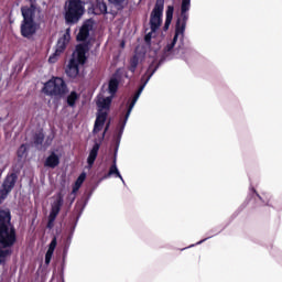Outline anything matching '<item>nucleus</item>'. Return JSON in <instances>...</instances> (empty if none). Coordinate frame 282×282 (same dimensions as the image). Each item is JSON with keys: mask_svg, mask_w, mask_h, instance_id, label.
Masks as SVG:
<instances>
[{"mask_svg": "<svg viewBox=\"0 0 282 282\" xmlns=\"http://www.w3.org/2000/svg\"><path fill=\"white\" fill-rule=\"evenodd\" d=\"M17 243V228L12 224L10 209H0V265L12 256V248Z\"/></svg>", "mask_w": 282, "mask_h": 282, "instance_id": "obj_1", "label": "nucleus"}, {"mask_svg": "<svg viewBox=\"0 0 282 282\" xmlns=\"http://www.w3.org/2000/svg\"><path fill=\"white\" fill-rule=\"evenodd\" d=\"M159 68H160V64H156L155 66H154L153 63L150 64L149 67H148V70L141 77V83L142 84L140 85L138 91L134 94L131 102L129 104V107H128V110L126 112L124 119L120 123L119 138H122V133H124V127H127V121L129 120V116H131V111H133V107H135V102H138V99L142 95V91H144V88L147 87L148 83L151 80V78L153 77V74H155Z\"/></svg>", "mask_w": 282, "mask_h": 282, "instance_id": "obj_2", "label": "nucleus"}, {"mask_svg": "<svg viewBox=\"0 0 282 282\" xmlns=\"http://www.w3.org/2000/svg\"><path fill=\"white\" fill-rule=\"evenodd\" d=\"M191 10V0H182L181 2V18L177 19L175 25V34L172 40V43L167 44L164 47V54L173 52L175 43H177L178 36L184 39V32H186V23H188V11Z\"/></svg>", "mask_w": 282, "mask_h": 282, "instance_id": "obj_3", "label": "nucleus"}, {"mask_svg": "<svg viewBox=\"0 0 282 282\" xmlns=\"http://www.w3.org/2000/svg\"><path fill=\"white\" fill-rule=\"evenodd\" d=\"M87 52H89V42H84L76 46L77 57H72L65 68V74L68 78H78V74H80L78 65L87 63Z\"/></svg>", "mask_w": 282, "mask_h": 282, "instance_id": "obj_4", "label": "nucleus"}, {"mask_svg": "<svg viewBox=\"0 0 282 282\" xmlns=\"http://www.w3.org/2000/svg\"><path fill=\"white\" fill-rule=\"evenodd\" d=\"M22 12L23 20L21 22L20 32L23 39H32L34 34L41 28V24L36 23L34 19H36V13L32 12L30 9H25Z\"/></svg>", "mask_w": 282, "mask_h": 282, "instance_id": "obj_5", "label": "nucleus"}, {"mask_svg": "<svg viewBox=\"0 0 282 282\" xmlns=\"http://www.w3.org/2000/svg\"><path fill=\"white\" fill-rule=\"evenodd\" d=\"M42 91L45 96H51L52 98H63L69 89L63 77H52L44 84Z\"/></svg>", "mask_w": 282, "mask_h": 282, "instance_id": "obj_6", "label": "nucleus"}, {"mask_svg": "<svg viewBox=\"0 0 282 282\" xmlns=\"http://www.w3.org/2000/svg\"><path fill=\"white\" fill-rule=\"evenodd\" d=\"M85 14V6L82 0H69L64 19L68 25H74L80 21Z\"/></svg>", "mask_w": 282, "mask_h": 282, "instance_id": "obj_7", "label": "nucleus"}, {"mask_svg": "<svg viewBox=\"0 0 282 282\" xmlns=\"http://www.w3.org/2000/svg\"><path fill=\"white\" fill-rule=\"evenodd\" d=\"M164 14V0H156L154 8L150 14V30L158 32L162 25V17Z\"/></svg>", "mask_w": 282, "mask_h": 282, "instance_id": "obj_8", "label": "nucleus"}, {"mask_svg": "<svg viewBox=\"0 0 282 282\" xmlns=\"http://www.w3.org/2000/svg\"><path fill=\"white\" fill-rule=\"evenodd\" d=\"M65 203L63 193H57L56 199L51 205V212L48 215V220L46 224V228L48 230H52L54 228V223L56 221V218L58 217L61 213V208H63V204Z\"/></svg>", "mask_w": 282, "mask_h": 282, "instance_id": "obj_9", "label": "nucleus"}, {"mask_svg": "<svg viewBox=\"0 0 282 282\" xmlns=\"http://www.w3.org/2000/svg\"><path fill=\"white\" fill-rule=\"evenodd\" d=\"M69 29L66 31V33L63 34L62 37L57 40V43L55 45V52L48 57V63H56L58 61V57L65 53V50H67V45H69Z\"/></svg>", "mask_w": 282, "mask_h": 282, "instance_id": "obj_10", "label": "nucleus"}, {"mask_svg": "<svg viewBox=\"0 0 282 282\" xmlns=\"http://www.w3.org/2000/svg\"><path fill=\"white\" fill-rule=\"evenodd\" d=\"M19 180V175L17 173L12 172L8 174L2 183V186L0 188V202H3L8 198V195L12 193V189L14 186H17V181Z\"/></svg>", "mask_w": 282, "mask_h": 282, "instance_id": "obj_11", "label": "nucleus"}, {"mask_svg": "<svg viewBox=\"0 0 282 282\" xmlns=\"http://www.w3.org/2000/svg\"><path fill=\"white\" fill-rule=\"evenodd\" d=\"M94 30V22L91 20H87L83 23L79 29V32L76 36V41L79 43H85L87 39H89V33Z\"/></svg>", "mask_w": 282, "mask_h": 282, "instance_id": "obj_12", "label": "nucleus"}, {"mask_svg": "<svg viewBox=\"0 0 282 282\" xmlns=\"http://www.w3.org/2000/svg\"><path fill=\"white\" fill-rule=\"evenodd\" d=\"M107 116H109V112L102 109L98 110L93 130L94 133H100V131H102V127H105L107 122Z\"/></svg>", "mask_w": 282, "mask_h": 282, "instance_id": "obj_13", "label": "nucleus"}, {"mask_svg": "<svg viewBox=\"0 0 282 282\" xmlns=\"http://www.w3.org/2000/svg\"><path fill=\"white\" fill-rule=\"evenodd\" d=\"M93 13L97 17H100V14H107V2H105V0H96L93 7Z\"/></svg>", "mask_w": 282, "mask_h": 282, "instance_id": "obj_14", "label": "nucleus"}, {"mask_svg": "<svg viewBox=\"0 0 282 282\" xmlns=\"http://www.w3.org/2000/svg\"><path fill=\"white\" fill-rule=\"evenodd\" d=\"M100 151V143L95 142L93 145L89 155L87 158V164L88 166H94V163L96 162V158H98V152Z\"/></svg>", "mask_w": 282, "mask_h": 282, "instance_id": "obj_15", "label": "nucleus"}, {"mask_svg": "<svg viewBox=\"0 0 282 282\" xmlns=\"http://www.w3.org/2000/svg\"><path fill=\"white\" fill-rule=\"evenodd\" d=\"M58 164H61V158L54 152H52L44 162V166H47L48 169H56Z\"/></svg>", "mask_w": 282, "mask_h": 282, "instance_id": "obj_16", "label": "nucleus"}, {"mask_svg": "<svg viewBox=\"0 0 282 282\" xmlns=\"http://www.w3.org/2000/svg\"><path fill=\"white\" fill-rule=\"evenodd\" d=\"M173 12H175V7L173 6H169L165 12V23L163 26L164 32H166L169 30V28H171V23L173 21Z\"/></svg>", "mask_w": 282, "mask_h": 282, "instance_id": "obj_17", "label": "nucleus"}, {"mask_svg": "<svg viewBox=\"0 0 282 282\" xmlns=\"http://www.w3.org/2000/svg\"><path fill=\"white\" fill-rule=\"evenodd\" d=\"M118 87H120V79L116 78V75H113L108 83L109 94L116 96V94H118Z\"/></svg>", "mask_w": 282, "mask_h": 282, "instance_id": "obj_18", "label": "nucleus"}, {"mask_svg": "<svg viewBox=\"0 0 282 282\" xmlns=\"http://www.w3.org/2000/svg\"><path fill=\"white\" fill-rule=\"evenodd\" d=\"M43 142H45V132H43V129H41L33 134V143L36 147H42Z\"/></svg>", "mask_w": 282, "mask_h": 282, "instance_id": "obj_19", "label": "nucleus"}, {"mask_svg": "<svg viewBox=\"0 0 282 282\" xmlns=\"http://www.w3.org/2000/svg\"><path fill=\"white\" fill-rule=\"evenodd\" d=\"M138 65H140V56L138 54H134L129 62L128 69L131 72V74H135V69H138Z\"/></svg>", "mask_w": 282, "mask_h": 282, "instance_id": "obj_20", "label": "nucleus"}, {"mask_svg": "<svg viewBox=\"0 0 282 282\" xmlns=\"http://www.w3.org/2000/svg\"><path fill=\"white\" fill-rule=\"evenodd\" d=\"M29 3H30V7L28 6H24V7H21V12H24L25 10H31V12L33 13H39L41 14V8H37L36 7V0H26Z\"/></svg>", "mask_w": 282, "mask_h": 282, "instance_id": "obj_21", "label": "nucleus"}, {"mask_svg": "<svg viewBox=\"0 0 282 282\" xmlns=\"http://www.w3.org/2000/svg\"><path fill=\"white\" fill-rule=\"evenodd\" d=\"M78 98H79L78 93H76L75 90L70 91V94L66 98V102L68 107H72L74 109V107H76V102Z\"/></svg>", "mask_w": 282, "mask_h": 282, "instance_id": "obj_22", "label": "nucleus"}, {"mask_svg": "<svg viewBox=\"0 0 282 282\" xmlns=\"http://www.w3.org/2000/svg\"><path fill=\"white\" fill-rule=\"evenodd\" d=\"M111 175H116V177H119V180L123 182L122 175L118 171V165H116V159L113 160V163L109 169L108 175H106L105 177H111Z\"/></svg>", "mask_w": 282, "mask_h": 282, "instance_id": "obj_23", "label": "nucleus"}, {"mask_svg": "<svg viewBox=\"0 0 282 282\" xmlns=\"http://www.w3.org/2000/svg\"><path fill=\"white\" fill-rule=\"evenodd\" d=\"M85 177H86V174L85 173H82L78 178L76 180L75 182V185L73 186V195L78 193V191L80 189V186H83V183L85 182Z\"/></svg>", "mask_w": 282, "mask_h": 282, "instance_id": "obj_24", "label": "nucleus"}, {"mask_svg": "<svg viewBox=\"0 0 282 282\" xmlns=\"http://www.w3.org/2000/svg\"><path fill=\"white\" fill-rule=\"evenodd\" d=\"M112 98H113V97H106V98H104L101 101H98L97 105H98L99 109H101V111H102V109L109 110L110 107H111V100H112Z\"/></svg>", "mask_w": 282, "mask_h": 282, "instance_id": "obj_25", "label": "nucleus"}, {"mask_svg": "<svg viewBox=\"0 0 282 282\" xmlns=\"http://www.w3.org/2000/svg\"><path fill=\"white\" fill-rule=\"evenodd\" d=\"M111 6H113L118 10H124V4L127 3V0H108Z\"/></svg>", "mask_w": 282, "mask_h": 282, "instance_id": "obj_26", "label": "nucleus"}, {"mask_svg": "<svg viewBox=\"0 0 282 282\" xmlns=\"http://www.w3.org/2000/svg\"><path fill=\"white\" fill-rule=\"evenodd\" d=\"M17 155L18 158H25V155H28V144H21L18 149Z\"/></svg>", "mask_w": 282, "mask_h": 282, "instance_id": "obj_27", "label": "nucleus"}, {"mask_svg": "<svg viewBox=\"0 0 282 282\" xmlns=\"http://www.w3.org/2000/svg\"><path fill=\"white\" fill-rule=\"evenodd\" d=\"M54 256V251H46L45 253V264L50 265L52 262V257Z\"/></svg>", "mask_w": 282, "mask_h": 282, "instance_id": "obj_28", "label": "nucleus"}, {"mask_svg": "<svg viewBox=\"0 0 282 282\" xmlns=\"http://www.w3.org/2000/svg\"><path fill=\"white\" fill-rule=\"evenodd\" d=\"M56 238H53L52 239V241H51V243H50V246H48V249H47V251L48 252H54V250H56Z\"/></svg>", "mask_w": 282, "mask_h": 282, "instance_id": "obj_29", "label": "nucleus"}, {"mask_svg": "<svg viewBox=\"0 0 282 282\" xmlns=\"http://www.w3.org/2000/svg\"><path fill=\"white\" fill-rule=\"evenodd\" d=\"M151 39H153V31L145 34V36H144V41H145L147 45H151Z\"/></svg>", "mask_w": 282, "mask_h": 282, "instance_id": "obj_30", "label": "nucleus"}, {"mask_svg": "<svg viewBox=\"0 0 282 282\" xmlns=\"http://www.w3.org/2000/svg\"><path fill=\"white\" fill-rule=\"evenodd\" d=\"M109 127H111V121H108L106 123V127H105V130H104V133H102V138H105V134L109 131Z\"/></svg>", "mask_w": 282, "mask_h": 282, "instance_id": "obj_31", "label": "nucleus"}, {"mask_svg": "<svg viewBox=\"0 0 282 282\" xmlns=\"http://www.w3.org/2000/svg\"><path fill=\"white\" fill-rule=\"evenodd\" d=\"M68 199L70 200V204H74L76 199V194H73V192L69 194Z\"/></svg>", "mask_w": 282, "mask_h": 282, "instance_id": "obj_32", "label": "nucleus"}, {"mask_svg": "<svg viewBox=\"0 0 282 282\" xmlns=\"http://www.w3.org/2000/svg\"><path fill=\"white\" fill-rule=\"evenodd\" d=\"M121 47H124V42L121 43Z\"/></svg>", "mask_w": 282, "mask_h": 282, "instance_id": "obj_33", "label": "nucleus"}, {"mask_svg": "<svg viewBox=\"0 0 282 282\" xmlns=\"http://www.w3.org/2000/svg\"><path fill=\"white\" fill-rule=\"evenodd\" d=\"M257 197H259L261 199V196L259 194H257Z\"/></svg>", "mask_w": 282, "mask_h": 282, "instance_id": "obj_34", "label": "nucleus"}]
</instances>
